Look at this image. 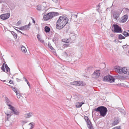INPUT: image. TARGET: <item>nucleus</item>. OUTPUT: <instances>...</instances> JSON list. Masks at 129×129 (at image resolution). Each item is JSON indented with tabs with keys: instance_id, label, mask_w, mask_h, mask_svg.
<instances>
[{
	"instance_id": "obj_44",
	"label": "nucleus",
	"mask_w": 129,
	"mask_h": 129,
	"mask_svg": "<svg viewBox=\"0 0 129 129\" xmlns=\"http://www.w3.org/2000/svg\"><path fill=\"white\" fill-rule=\"evenodd\" d=\"M23 26H22L21 27H17V28H18V29H20V30H24L23 28Z\"/></svg>"
},
{
	"instance_id": "obj_51",
	"label": "nucleus",
	"mask_w": 129,
	"mask_h": 129,
	"mask_svg": "<svg viewBox=\"0 0 129 129\" xmlns=\"http://www.w3.org/2000/svg\"><path fill=\"white\" fill-rule=\"evenodd\" d=\"M101 6V5H100V3H99V4L98 5V6H97V7H100V6Z\"/></svg>"
},
{
	"instance_id": "obj_32",
	"label": "nucleus",
	"mask_w": 129,
	"mask_h": 129,
	"mask_svg": "<svg viewBox=\"0 0 129 129\" xmlns=\"http://www.w3.org/2000/svg\"><path fill=\"white\" fill-rule=\"evenodd\" d=\"M21 49L22 51L24 52H26V50L25 48L24 47H21Z\"/></svg>"
},
{
	"instance_id": "obj_15",
	"label": "nucleus",
	"mask_w": 129,
	"mask_h": 129,
	"mask_svg": "<svg viewBox=\"0 0 129 129\" xmlns=\"http://www.w3.org/2000/svg\"><path fill=\"white\" fill-rule=\"evenodd\" d=\"M119 111L120 112L121 114L123 115H125L126 112L122 108H119L118 109Z\"/></svg>"
},
{
	"instance_id": "obj_6",
	"label": "nucleus",
	"mask_w": 129,
	"mask_h": 129,
	"mask_svg": "<svg viewBox=\"0 0 129 129\" xmlns=\"http://www.w3.org/2000/svg\"><path fill=\"white\" fill-rule=\"evenodd\" d=\"M115 80V79L110 75L105 76L103 78L104 81H107L110 83L114 82Z\"/></svg>"
},
{
	"instance_id": "obj_11",
	"label": "nucleus",
	"mask_w": 129,
	"mask_h": 129,
	"mask_svg": "<svg viewBox=\"0 0 129 129\" xmlns=\"http://www.w3.org/2000/svg\"><path fill=\"white\" fill-rule=\"evenodd\" d=\"M128 18V16L127 15H126L124 16L121 20V22L122 23L125 22Z\"/></svg>"
},
{
	"instance_id": "obj_18",
	"label": "nucleus",
	"mask_w": 129,
	"mask_h": 129,
	"mask_svg": "<svg viewBox=\"0 0 129 129\" xmlns=\"http://www.w3.org/2000/svg\"><path fill=\"white\" fill-rule=\"evenodd\" d=\"M70 39L72 41H74L76 39V36L74 35H73L72 34H70Z\"/></svg>"
},
{
	"instance_id": "obj_57",
	"label": "nucleus",
	"mask_w": 129,
	"mask_h": 129,
	"mask_svg": "<svg viewBox=\"0 0 129 129\" xmlns=\"http://www.w3.org/2000/svg\"><path fill=\"white\" fill-rule=\"evenodd\" d=\"M99 8H98V10H99ZM97 10H98V9H97Z\"/></svg>"
},
{
	"instance_id": "obj_22",
	"label": "nucleus",
	"mask_w": 129,
	"mask_h": 129,
	"mask_svg": "<svg viewBox=\"0 0 129 129\" xmlns=\"http://www.w3.org/2000/svg\"><path fill=\"white\" fill-rule=\"evenodd\" d=\"M45 30L46 33H48L49 32L50 29L49 27L48 26H45L44 28Z\"/></svg>"
},
{
	"instance_id": "obj_49",
	"label": "nucleus",
	"mask_w": 129,
	"mask_h": 129,
	"mask_svg": "<svg viewBox=\"0 0 129 129\" xmlns=\"http://www.w3.org/2000/svg\"><path fill=\"white\" fill-rule=\"evenodd\" d=\"M53 1L55 2H58V0H52Z\"/></svg>"
},
{
	"instance_id": "obj_37",
	"label": "nucleus",
	"mask_w": 129,
	"mask_h": 129,
	"mask_svg": "<svg viewBox=\"0 0 129 129\" xmlns=\"http://www.w3.org/2000/svg\"><path fill=\"white\" fill-rule=\"evenodd\" d=\"M113 17H114L115 19L117 20L118 18V15H116V14H115H115L113 15Z\"/></svg>"
},
{
	"instance_id": "obj_25",
	"label": "nucleus",
	"mask_w": 129,
	"mask_h": 129,
	"mask_svg": "<svg viewBox=\"0 0 129 129\" xmlns=\"http://www.w3.org/2000/svg\"><path fill=\"white\" fill-rule=\"evenodd\" d=\"M93 67H90L87 68V70L88 72H90L92 71L93 70Z\"/></svg>"
},
{
	"instance_id": "obj_2",
	"label": "nucleus",
	"mask_w": 129,
	"mask_h": 129,
	"mask_svg": "<svg viewBox=\"0 0 129 129\" xmlns=\"http://www.w3.org/2000/svg\"><path fill=\"white\" fill-rule=\"evenodd\" d=\"M59 15V13L58 12H49L46 15H44L43 18L45 21H47L52 18L54 17Z\"/></svg>"
},
{
	"instance_id": "obj_38",
	"label": "nucleus",
	"mask_w": 129,
	"mask_h": 129,
	"mask_svg": "<svg viewBox=\"0 0 129 129\" xmlns=\"http://www.w3.org/2000/svg\"><path fill=\"white\" fill-rule=\"evenodd\" d=\"M16 93L17 97L18 99H19L20 98V93L18 92Z\"/></svg>"
},
{
	"instance_id": "obj_59",
	"label": "nucleus",
	"mask_w": 129,
	"mask_h": 129,
	"mask_svg": "<svg viewBox=\"0 0 129 129\" xmlns=\"http://www.w3.org/2000/svg\"><path fill=\"white\" fill-rule=\"evenodd\" d=\"M45 4V3H43V4Z\"/></svg>"
},
{
	"instance_id": "obj_5",
	"label": "nucleus",
	"mask_w": 129,
	"mask_h": 129,
	"mask_svg": "<svg viewBox=\"0 0 129 129\" xmlns=\"http://www.w3.org/2000/svg\"><path fill=\"white\" fill-rule=\"evenodd\" d=\"M63 54L67 57L73 56L74 55L73 52L72 51L71 49H68L63 52Z\"/></svg>"
},
{
	"instance_id": "obj_30",
	"label": "nucleus",
	"mask_w": 129,
	"mask_h": 129,
	"mask_svg": "<svg viewBox=\"0 0 129 129\" xmlns=\"http://www.w3.org/2000/svg\"><path fill=\"white\" fill-rule=\"evenodd\" d=\"M23 26L24 30H28L29 28V27H28V25H26Z\"/></svg>"
},
{
	"instance_id": "obj_34",
	"label": "nucleus",
	"mask_w": 129,
	"mask_h": 129,
	"mask_svg": "<svg viewBox=\"0 0 129 129\" xmlns=\"http://www.w3.org/2000/svg\"><path fill=\"white\" fill-rule=\"evenodd\" d=\"M48 46L51 50H54V49L53 48V47L51 46V44L49 42L48 43Z\"/></svg>"
},
{
	"instance_id": "obj_61",
	"label": "nucleus",
	"mask_w": 129,
	"mask_h": 129,
	"mask_svg": "<svg viewBox=\"0 0 129 129\" xmlns=\"http://www.w3.org/2000/svg\"><path fill=\"white\" fill-rule=\"evenodd\" d=\"M128 75H129V74H128Z\"/></svg>"
},
{
	"instance_id": "obj_53",
	"label": "nucleus",
	"mask_w": 129,
	"mask_h": 129,
	"mask_svg": "<svg viewBox=\"0 0 129 129\" xmlns=\"http://www.w3.org/2000/svg\"><path fill=\"white\" fill-rule=\"evenodd\" d=\"M125 37H124V36H123V37H122V39H125Z\"/></svg>"
},
{
	"instance_id": "obj_9",
	"label": "nucleus",
	"mask_w": 129,
	"mask_h": 129,
	"mask_svg": "<svg viewBox=\"0 0 129 129\" xmlns=\"http://www.w3.org/2000/svg\"><path fill=\"white\" fill-rule=\"evenodd\" d=\"M10 15V13L4 14L0 15V18L2 20H6L9 18Z\"/></svg>"
},
{
	"instance_id": "obj_60",
	"label": "nucleus",
	"mask_w": 129,
	"mask_h": 129,
	"mask_svg": "<svg viewBox=\"0 0 129 129\" xmlns=\"http://www.w3.org/2000/svg\"><path fill=\"white\" fill-rule=\"evenodd\" d=\"M128 31H129V30H128Z\"/></svg>"
},
{
	"instance_id": "obj_7",
	"label": "nucleus",
	"mask_w": 129,
	"mask_h": 129,
	"mask_svg": "<svg viewBox=\"0 0 129 129\" xmlns=\"http://www.w3.org/2000/svg\"><path fill=\"white\" fill-rule=\"evenodd\" d=\"M101 74L100 70H96L92 74V77L94 79L97 78L99 77Z\"/></svg>"
},
{
	"instance_id": "obj_58",
	"label": "nucleus",
	"mask_w": 129,
	"mask_h": 129,
	"mask_svg": "<svg viewBox=\"0 0 129 129\" xmlns=\"http://www.w3.org/2000/svg\"><path fill=\"white\" fill-rule=\"evenodd\" d=\"M53 41L54 42V40H53Z\"/></svg>"
},
{
	"instance_id": "obj_45",
	"label": "nucleus",
	"mask_w": 129,
	"mask_h": 129,
	"mask_svg": "<svg viewBox=\"0 0 129 129\" xmlns=\"http://www.w3.org/2000/svg\"><path fill=\"white\" fill-rule=\"evenodd\" d=\"M15 29L18 32H19V33H21V34L23 35H24V34L21 31H20L19 30H18V29Z\"/></svg>"
},
{
	"instance_id": "obj_41",
	"label": "nucleus",
	"mask_w": 129,
	"mask_h": 129,
	"mask_svg": "<svg viewBox=\"0 0 129 129\" xmlns=\"http://www.w3.org/2000/svg\"><path fill=\"white\" fill-rule=\"evenodd\" d=\"M123 36L121 34H119L118 36V38L120 39H122Z\"/></svg>"
},
{
	"instance_id": "obj_26",
	"label": "nucleus",
	"mask_w": 129,
	"mask_h": 129,
	"mask_svg": "<svg viewBox=\"0 0 129 129\" xmlns=\"http://www.w3.org/2000/svg\"><path fill=\"white\" fill-rule=\"evenodd\" d=\"M10 104H7V105L9 107V108L12 111L15 108L11 105Z\"/></svg>"
},
{
	"instance_id": "obj_19",
	"label": "nucleus",
	"mask_w": 129,
	"mask_h": 129,
	"mask_svg": "<svg viewBox=\"0 0 129 129\" xmlns=\"http://www.w3.org/2000/svg\"><path fill=\"white\" fill-rule=\"evenodd\" d=\"M121 68L118 66L115 68V70L118 73L121 74Z\"/></svg>"
},
{
	"instance_id": "obj_52",
	"label": "nucleus",
	"mask_w": 129,
	"mask_h": 129,
	"mask_svg": "<svg viewBox=\"0 0 129 129\" xmlns=\"http://www.w3.org/2000/svg\"><path fill=\"white\" fill-rule=\"evenodd\" d=\"M31 24L29 22V24H28V25H28V27H29V26H30Z\"/></svg>"
},
{
	"instance_id": "obj_12",
	"label": "nucleus",
	"mask_w": 129,
	"mask_h": 129,
	"mask_svg": "<svg viewBox=\"0 0 129 129\" xmlns=\"http://www.w3.org/2000/svg\"><path fill=\"white\" fill-rule=\"evenodd\" d=\"M33 115V113L32 112H30L28 113H26L24 115V117L26 118H29L31 117Z\"/></svg>"
},
{
	"instance_id": "obj_20",
	"label": "nucleus",
	"mask_w": 129,
	"mask_h": 129,
	"mask_svg": "<svg viewBox=\"0 0 129 129\" xmlns=\"http://www.w3.org/2000/svg\"><path fill=\"white\" fill-rule=\"evenodd\" d=\"M37 38L38 39L39 41L40 42H41L42 43H44V40H43L42 39H41L40 35H37Z\"/></svg>"
},
{
	"instance_id": "obj_47",
	"label": "nucleus",
	"mask_w": 129,
	"mask_h": 129,
	"mask_svg": "<svg viewBox=\"0 0 129 129\" xmlns=\"http://www.w3.org/2000/svg\"><path fill=\"white\" fill-rule=\"evenodd\" d=\"M31 19L32 20H33V22L34 23V24H35V21L34 20V19L33 17H31Z\"/></svg>"
},
{
	"instance_id": "obj_55",
	"label": "nucleus",
	"mask_w": 129,
	"mask_h": 129,
	"mask_svg": "<svg viewBox=\"0 0 129 129\" xmlns=\"http://www.w3.org/2000/svg\"><path fill=\"white\" fill-rule=\"evenodd\" d=\"M125 9V10L127 9V10H129L127 8H126Z\"/></svg>"
},
{
	"instance_id": "obj_27",
	"label": "nucleus",
	"mask_w": 129,
	"mask_h": 129,
	"mask_svg": "<svg viewBox=\"0 0 129 129\" xmlns=\"http://www.w3.org/2000/svg\"><path fill=\"white\" fill-rule=\"evenodd\" d=\"M5 114L7 116V120H9V118H10L11 117V116L12 115L11 112L10 113V114L7 113H5Z\"/></svg>"
},
{
	"instance_id": "obj_10",
	"label": "nucleus",
	"mask_w": 129,
	"mask_h": 129,
	"mask_svg": "<svg viewBox=\"0 0 129 129\" xmlns=\"http://www.w3.org/2000/svg\"><path fill=\"white\" fill-rule=\"evenodd\" d=\"M119 122V119L117 118L114 119L113 122L111 123L112 126H114L118 124Z\"/></svg>"
},
{
	"instance_id": "obj_16",
	"label": "nucleus",
	"mask_w": 129,
	"mask_h": 129,
	"mask_svg": "<svg viewBox=\"0 0 129 129\" xmlns=\"http://www.w3.org/2000/svg\"><path fill=\"white\" fill-rule=\"evenodd\" d=\"M84 104L83 102H77L76 103V107L77 108H79L81 107L82 105Z\"/></svg>"
},
{
	"instance_id": "obj_31",
	"label": "nucleus",
	"mask_w": 129,
	"mask_h": 129,
	"mask_svg": "<svg viewBox=\"0 0 129 129\" xmlns=\"http://www.w3.org/2000/svg\"><path fill=\"white\" fill-rule=\"evenodd\" d=\"M5 66L6 68V70L7 72H9V71H10V69L8 67L7 64H6L5 65Z\"/></svg>"
},
{
	"instance_id": "obj_43",
	"label": "nucleus",
	"mask_w": 129,
	"mask_h": 129,
	"mask_svg": "<svg viewBox=\"0 0 129 129\" xmlns=\"http://www.w3.org/2000/svg\"><path fill=\"white\" fill-rule=\"evenodd\" d=\"M21 20H19L18 22L16 23V25L17 26L19 25L21 23Z\"/></svg>"
},
{
	"instance_id": "obj_1",
	"label": "nucleus",
	"mask_w": 129,
	"mask_h": 129,
	"mask_svg": "<svg viewBox=\"0 0 129 129\" xmlns=\"http://www.w3.org/2000/svg\"><path fill=\"white\" fill-rule=\"evenodd\" d=\"M68 20L67 17L64 16H60L56 22V28L59 30L62 29L68 23Z\"/></svg>"
},
{
	"instance_id": "obj_28",
	"label": "nucleus",
	"mask_w": 129,
	"mask_h": 129,
	"mask_svg": "<svg viewBox=\"0 0 129 129\" xmlns=\"http://www.w3.org/2000/svg\"><path fill=\"white\" fill-rule=\"evenodd\" d=\"M122 34L125 37L129 36V33L127 32L126 31H123L122 33Z\"/></svg>"
},
{
	"instance_id": "obj_35",
	"label": "nucleus",
	"mask_w": 129,
	"mask_h": 129,
	"mask_svg": "<svg viewBox=\"0 0 129 129\" xmlns=\"http://www.w3.org/2000/svg\"><path fill=\"white\" fill-rule=\"evenodd\" d=\"M23 78L25 79V81L27 82V84L28 85V86H29V87L30 86V84L29 83V82L28 81V80H27V79H26V78H25L24 77H23Z\"/></svg>"
},
{
	"instance_id": "obj_56",
	"label": "nucleus",
	"mask_w": 129,
	"mask_h": 129,
	"mask_svg": "<svg viewBox=\"0 0 129 129\" xmlns=\"http://www.w3.org/2000/svg\"><path fill=\"white\" fill-rule=\"evenodd\" d=\"M4 81V82H5V81H6V80H4V81Z\"/></svg>"
},
{
	"instance_id": "obj_42",
	"label": "nucleus",
	"mask_w": 129,
	"mask_h": 129,
	"mask_svg": "<svg viewBox=\"0 0 129 129\" xmlns=\"http://www.w3.org/2000/svg\"><path fill=\"white\" fill-rule=\"evenodd\" d=\"M77 81H75L72 82V84L73 85H77Z\"/></svg>"
},
{
	"instance_id": "obj_50",
	"label": "nucleus",
	"mask_w": 129,
	"mask_h": 129,
	"mask_svg": "<svg viewBox=\"0 0 129 129\" xmlns=\"http://www.w3.org/2000/svg\"><path fill=\"white\" fill-rule=\"evenodd\" d=\"M17 81L18 82H19L20 81V79L17 78Z\"/></svg>"
},
{
	"instance_id": "obj_54",
	"label": "nucleus",
	"mask_w": 129,
	"mask_h": 129,
	"mask_svg": "<svg viewBox=\"0 0 129 129\" xmlns=\"http://www.w3.org/2000/svg\"><path fill=\"white\" fill-rule=\"evenodd\" d=\"M73 15H74V16H76V18L77 17V15H75L73 14Z\"/></svg>"
},
{
	"instance_id": "obj_39",
	"label": "nucleus",
	"mask_w": 129,
	"mask_h": 129,
	"mask_svg": "<svg viewBox=\"0 0 129 129\" xmlns=\"http://www.w3.org/2000/svg\"><path fill=\"white\" fill-rule=\"evenodd\" d=\"M34 124V123H33V122H31L29 123V125H31V127L30 128V129H31L33 128L34 127V125H33Z\"/></svg>"
},
{
	"instance_id": "obj_8",
	"label": "nucleus",
	"mask_w": 129,
	"mask_h": 129,
	"mask_svg": "<svg viewBox=\"0 0 129 129\" xmlns=\"http://www.w3.org/2000/svg\"><path fill=\"white\" fill-rule=\"evenodd\" d=\"M84 119L87 123V127L89 129H94L92 125L91 122L90 121L88 117L86 116H84Z\"/></svg>"
},
{
	"instance_id": "obj_24",
	"label": "nucleus",
	"mask_w": 129,
	"mask_h": 129,
	"mask_svg": "<svg viewBox=\"0 0 129 129\" xmlns=\"http://www.w3.org/2000/svg\"><path fill=\"white\" fill-rule=\"evenodd\" d=\"M77 86H82L83 85L82 82L80 81H77Z\"/></svg>"
},
{
	"instance_id": "obj_23",
	"label": "nucleus",
	"mask_w": 129,
	"mask_h": 129,
	"mask_svg": "<svg viewBox=\"0 0 129 129\" xmlns=\"http://www.w3.org/2000/svg\"><path fill=\"white\" fill-rule=\"evenodd\" d=\"M5 100L6 103V104L7 105V104H11L12 102L10 101V100L9 99L5 97Z\"/></svg>"
},
{
	"instance_id": "obj_29",
	"label": "nucleus",
	"mask_w": 129,
	"mask_h": 129,
	"mask_svg": "<svg viewBox=\"0 0 129 129\" xmlns=\"http://www.w3.org/2000/svg\"><path fill=\"white\" fill-rule=\"evenodd\" d=\"M11 33L14 36V37L15 39H16L17 37V34L16 33H15L13 31H12L11 32Z\"/></svg>"
},
{
	"instance_id": "obj_48",
	"label": "nucleus",
	"mask_w": 129,
	"mask_h": 129,
	"mask_svg": "<svg viewBox=\"0 0 129 129\" xmlns=\"http://www.w3.org/2000/svg\"><path fill=\"white\" fill-rule=\"evenodd\" d=\"M9 83L11 84H12L13 83V81L11 80H10L9 81Z\"/></svg>"
},
{
	"instance_id": "obj_40",
	"label": "nucleus",
	"mask_w": 129,
	"mask_h": 129,
	"mask_svg": "<svg viewBox=\"0 0 129 129\" xmlns=\"http://www.w3.org/2000/svg\"><path fill=\"white\" fill-rule=\"evenodd\" d=\"M112 129H121V127L120 126H118L114 127Z\"/></svg>"
},
{
	"instance_id": "obj_36",
	"label": "nucleus",
	"mask_w": 129,
	"mask_h": 129,
	"mask_svg": "<svg viewBox=\"0 0 129 129\" xmlns=\"http://www.w3.org/2000/svg\"><path fill=\"white\" fill-rule=\"evenodd\" d=\"M69 45L68 44H64L63 45V46L64 49L65 48H67L69 46Z\"/></svg>"
},
{
	"instance_id": "obj_33",
	"label": "nucleus",
	"mask_w": 129,
	"mask_h": 129,
	"mask_svg": "<svg viewBox=\"0 0 129 129\" xmlns=\"http://www.w3.org/2000/svg\"><path fill=\"white\" fill-rule=\"evenodd\" d=\"M5 63L4 62L3 64L2 65L1 67L2 70L4 72H5Z\"/></svg>"
},
{
	"instance_id": "obj_46",
	"label": "nucleus",
	"mask_w": 129,
	"mask_h": 129,
	"mask_svg": "<svg viewBox=\"0 0 129 129\" xmlns=\"http://www.w3.org/2000/svg\"><path fill=\"white\" fill-rule=\"evenodd\" d=\"M12 88L13 89V90L15 92V93L17 92V91L15 87H12Z\"/></svg>"
},
{
	"instance_id": "obj_13",
	"label": "nucleus",
	"mask_w": 129,
	"mask_h": 129,
	"mask_svg": "<svg viewBox=\"0 0 129 129\" xmlns=\"http://www.w3.org/2000/svg\"><path fill=\"white\" fill-rule=\"evenodd\" d=\"M46 6H43L42 5H39L37 6V9L39 11L43 10L46 7Z\"/></svg>"
},
{
	"instance_id": "obj_3",
	"label": "nucleus",
	"mask_w": 129,
	"mask_h": 129,
	"mask_svg": "<svg viewBox=\"0 0 129 129\" xmlns=\"http://www.w3.org/2000/svg\"><path fill=\"white\" fill-rule=\"evenodd\" d=\"M94 110L96 112H100V115L103 117L106 115L108 112L107 108L103 106H100L95 108Z\"/></svg>"
},
{
	"instance_id": "obj_21",
	"label": "nucleus",
	"mask_w": 129,
	"mask_h": 129,
	"mask_svg": "<svg viewBox=\"0 0 129 129\" xmlns=\"http://www.w3.org/2000/svg\"><path fill=\"white\" fill-rule=\"evenodd\" d=\"M62 41L66 43H69L70 42L69 39L65 38L63 39L62 40Z\"/></svg>"
},
{
	"instance_id": "obj_17",
	"label": "nucleus",
	"mask_w": 129,
	"mask_h": 129,
	"mask_svg": "<svg viewBox=\"0 0 129 129\" xmlns=\"http://www.w3.org/2000/svg\"><path fill=\"white\" fill-rule=\"evenodd\" d=\"M127 72V69L126 68H122L121 70V73L122 74H126Z\"/></svg>"
},
{
	"instance_id": "obj_14",
	"label": "nucleus",
	"mask_w": 129,
	"mask_h": 129,
	"mask_svg": "<svg viewBox=\"0 0 129 129\" xmlns=\"http://www.w3.org/2000/svg\"><path fill=\"white\" fill-rule=\"evenodd\" d=\"M11 113L14 114L15 115H18L19 114V112L17 110H16L15 108L11 112Z\"/></svg>"
},
{
	"instance_id": "obj_4",
	"label": "nucleus",
	"mask_w": 129,
	"mask_h": 129,
	"mask_svg": "<svg viewBox=\"0 0 129 129\" xmlns=\"http://www.w3.org/2000/svg\"><path fill=\"white\" fill-rule=\"evenodd\" d=\"M112 31L115 33H121L122 29L119 26L116 24H113L112 27Z\"/></svg>"
}]
</instances>
